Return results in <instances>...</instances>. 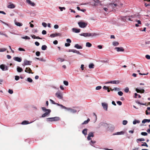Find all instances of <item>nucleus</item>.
<instances>
[{
  "label": "nucleus",
  "mask_w": 150,
  "mask_h": 150,
  "mask_svg": "<svg viewBox=\"0 0 150 150\" xmlns=\"http://www.w3.org/2000/svg\"><path fill=\"white\" fill-rule=\"evenodd\" d=\"M140 16L139 15H135L134 16H132L131 18H128V19L130 21H133L137 22L138 24H141V23L140 20H138L140 19Z\"/></svg>",
  "instance_id": "nucleus-1"
},
{
  "label": "nucleus",
  "mask_w": 150,
  "mask_h": 150,
  "mask_svg": "<svg viewBox=\"0 0 150 150\" xmlns=\"http://www.w3.org/2000/svg\"><path fill=\"white\" fill-rule=\"evenodd\" d=\"M59 120V117H53L47 118L46 120L47 122L49 121H56Z\"/></svg>",
  "instance_id": "nucleus-2"
},
{
  "label": "nucleus",
  "mask_w": 150,
  "mask_h": 150,
  "mask_svg": "<svg viewBox=\"0 0 150 150\" xmlns=\"http://www.w3.org/2000/svg\"><path fill=\"white\" fill-rule=\"evenodd\" d=\"M78 24L79 26L81 28H86L87 25V23L82 21L78 22Z\"/></svg>",
  "instance_id": "nucleus-3"
},
{
  "label": "nucleus",
  "mask_w": 150,
  "mask_h": 150,
  "mask_svg": "<svg viewBox=\"0 0 150 150\" xmlns=\"http://www.w3.org/2000/svg\"><path fill=\"white\" fill-rule=\"evenodd\" d=\"M55 95L57 97L58 99H63V94L60 91H58L55 93Z\"/></svg>",
  "instance_id": "nucleus-4"
},
{
  "label": "nucleus",
  "mask_w": 150,
  "mask_h": 150,
  "mask_svg": "<svg viewBox=\"0 0 150 150\" xmlns=\"http://www.w3.org/2000/svg\"><path fill=\"white\" fill-rule=\"evenodd\" d=\"M32 62L30 61H28L25 59L24 60V62L22 64V66H24L27 65H30L32 63Z\"/></svg>",
  "instance_id": "nucleus-5"
},
{
  "label": "nucleus",
  "mask_w": 150,
  "mask_h": 150,
  "mask_svg": "<svg viewBox=\"0 0 150 150\" xmlns=\"http://www.w3.org/2000/svg\"><path fill=\"white\" fill-rule=\"evenodd\" d=\"M101 104L103 109L107 111L108 109V104L105 103H102Z\"/></svg>",
  "instance_id": "nucleus-6"
},
{
  "label": "nucleus",
  "mask_w": 150,
  "mask_h": 150,
  "mask_svg": "<svg viewBox=\"0 0 150 150\" xmlns=\"http://www.w3.org/2000/svg\"><path fill=\"white\" fill-rule=\"evenodd\" d=\"M0 68L3 71H6L8 69V67L3 64L0 65Z\"/></svg>",
  "instance_id": "nucleus-7"
},
{
  "label": "nucleus",
  "mask_w": 150,
  "mask_h": 150,
  "mask_svg": "<svg viewBox=\"0 0 150 150\" xmlns=\"http://www.w3.org/2000/svg\"><path fill=\"white\" fill-rule=\"evenodd\" d=\"M61 34L59 33H53L51 34L50 35V37L51 38H54L57 36H61Z\"/></svg>",
  "instance_id": "nucleus-8"
},
{
  "label": "nucleus",
  "mask_w": 150,
  "mask_h": 150,
  "mask_svg": "<svg viewBox=\"0 0 150 150\" xmlns=\"http://www.w3.org/2000/svg\"><path fill=\"white\" fill-rule=\"evenodd\" d=\"M115 49L118 52H124V49L122 47H116L115 48Z\"/></svg>",
  "instance_id": "nucleus-9"
},
{
  "label": "nucleus",
  "mask_w": 150,
  "mask_h": 150,
  "mask_svg": "<svg viewBox=\"0 0 150 150\" xmlns=\"http://www.w3.org/2000/svg\"><path fill=\"white\" fill-rule=\"evenodd\" d=\"M32 70L29 67H26V68L25 70V71L27 73L29 74H33V73L32 72Z\"/></svg>",
  "instance_id": "nucleus-10"
},
{
  "label": "nucleus",
  "mask_w": 150,
  "mask_h": 150,
  "mask_svg": "<svg viewBox=\"0 0 150 150\" xmlns=\"http://www.w3.org/2000/svg\"><path fill=\"white\" fill-rule=\"evenodd\" d=\"M13 59L14 60L18 62H21L22 60L21 58L16 57H14Z\"/></svg>",
  "instance_id": "nucleus-11"
},
{
  "label": "nucleus",
  "mask_w": 150,
  "mask_h": 150,
  "mask_svg": "<svg viewBox=\"0 0 150 150\" xmlns=\"http://www.w3.org/2000/svg\"><path fill=\"white\" fill-rule=\"evenodd\" d=\"M26 2L28 4L31 6H35V4L30 0H26Z\"/></svg>",
  "instance_id": "nucleus-12"
},
{
  "label": "nucleus",
  "mask_w": 150,
  "mask_h": 150,
  "mask_svg": "<svg viewBox=\"0 0 150 150\" xmlns=\"http://www.w3.org/2000/svg\"><path fill=\"white\" fill-rule=\"evenodd\" d=\"M94 136L93 133V132H90L88 134L87 137V139L88 140H90L91 139V137H93Z\"/></svg>",
  "instance_id": "nucleus-13"
},
{
  "label": "nucleus",
  "mask_w": 150,
  "mask_h": 150,
  "mask_svg": "<svg viewBox=\"0 0 150 150\" xmlns=\"http://www.w3.org/2000/svg\"><path fill=\"white\" fill-rule=\"evenodd\" d=\"M89 37H95L97 35H99V34L98 33H89Z\"/></svg>",
  "instance_id": "nucleus-14"
},
{
  "label": "nucleus",
  "mask_w": 150,
  "mask_h": 150,
  "mask_svg": "<svg viewBox=\"0 0 150 150\" xmlns=\"http://www.w3.org/2000/svg\"><path fill=\"white\" fill-rule=\"evenodd\" d=\"M72 31L73 32L75 33H79L80 32L81 30L79 29H77L76 28H73L72 29Z\"/></svg>",
  "instance_id": "nucleus-15"
},
{
  "label": "nucleus",
  "mask_w": 150,
  "mask_h": 150,
  "mask_svg": "<svg viewBox=\"0 0 150 150\" xmlns=\"http://www.w3.org/2000/svg\"><path fill=\"white\" fill-rule=\"evenodd\" d=\"M108 128L110 131H113L115 129V127L113 125H109L108 126Z\"/></svg>",
  "instance_id": "nucleus-16"
},
{
  "label": "nucleus",
  "mask_w": 150,
  "mask_h": 150,
  "mask_svg": "<svg viewBox=\"0 0 150 150\" xmlns=\"http://www.w3.org/2000/svg\"><path fill=\"white\" fill-rule=\"evenodd\" d=\"M124 134V132L123 131H121L120 132H117L116 133H114L113 134V135H123Z\"/></svg>",
  "instance_id": "nucleus-17"
},
{
  "label": "nucleus",
  "mask_w": 150,
  "mask_h": 150,
  "mask_svg": "<svg viewBox=\"0 0 150 150\" xmlns=\"http://www.w3.org/2000/svg\"><path fill=\"white\" fill-rule=\"evenodd\" d=\"M50 112H46L45 113H44L42 115L41 117H44L46 116H48Z\"/></svg>",
  "instance_id": "nucleus-18"
},
{
  "label": "nucleus",
  "mask_w": 150,
  "mask_h": 150,
  "mask_svg": "<svg viewBox=\"0 0 150 150\" xmlns=\"http://www.w3.org/2000/svg\"><path fill=\"white\" fill-rule=\"evenodd\" d=\"M80 35L85 37H89V33H83L80 34Z\"/></svg>",
  "instance_id": "nucleus-19"
},
{
  "label": "nucleus",
  "mask_w": 150,
  "mask_h": 150,
  "mask_svg": "<svg viewBox=\"0 0 150 150\" xmlns=\"http://www.w3.org/2000/svg\"><path fill=\"white\" fill-rule=\"evenodd\" d=\"M33 122H29L28 121L26 120H24L21 123V124L22 125H27L31 123H32Z\"/></svg>",
  "instance_id": "nucleus-20"
},
{
  "label": "nucleus",
  "mask_w": 150,
  "mask_h": 150,
  "mask_svg": "<svg viewBox=\"0 0 150 150\" xmlns=\"http://www.w3.org/2000/svg\"><path fill=\"white\" fill-rule=\"evenodd\" d=\"M74 47L75 48L79 49H82V47L81 46L79 45L78 44H75L74 46Z\"/></svg>",
  "instance_id": "nucleus-21"
},
{
  "label": "nucleus",
  "mask_w": 150,
  "mask_h": 150,
  "mask_svg": "<svg viewBox=\"0 0 150 150\" xmlns=\"http://www.w3.org/2000/svg\"><path fill=\"white\" fill-rule=\"evenodd\" d=\"M14 23L15 25L17 26H21L23 25L22 23L16 22L15 21H14Z\"/></svg>",
  "instance_id": "nucleus-22"
},
{
  "label": "nucleus",
  "mask_w": 150,
  "mask_h": 150,
  "mask_svg": "<svg viewBox=\"0 0 150 150\" xmlns=\"http://www.w3.org/2000/svg\"><path fill=\"white\" fill-rule=\"evenodd\" d=\"M42 110L44 111H45L46 112H51V111L50 109H47L46 108L44 107H42L41 108Z\"/></svg>",
  "instance_id": "nucleus-23"
},
{
  "label": "nucleus",
  "mask_w": 150,
  "mask_h": 150,
  "mask_svg": "<svg viewBox=\"0 0 150 150\" xmlns=\"http://www.w3.org/2000/svg\"><path fill=\"white\" fill-rule=\"evenodd\" d=\"M100 125L102 126H103L105 127H106V128L107 127H108V125L107 123H103V122L101 123L100 124Z\"/></svg>",
  "instance_id": "nucleus-24"
},
{
  "label": "nucleus",
  "mask_w": 150,
  "mask_h": 150,
  "mask_svg": "<svg viewBox=\"0 0 150 150\" xmlns=\"http://www.w3.org/2000/svg\"><path fill=\"white\" fill-rule=\"evenodd\" d=\"M17 70L18 72H21L23 71V70L20 67L17 66Z\"/></svg>",
  "instance_id": "nucleus-25"
},
{
  "label": "nucleus",
  "mask_w": 150,
  "mask_h": 150,
  "mask_svg": "<svg viewBox=\"0 0 150 150\" xmlns=\"http://www.w3.org/2000/svg\"><path fill=\"white\" fill-rule=\"evenodd\" d=\"M15 6L13 4H11L7 6L8 8H13L15 7Z\"/></svg>",
  "instance_id": "nucleus-26"
},
{
  "label": "nucleus",
  "mask_w": 150,
  "mask_h": 150,
  "mask_svg": "<svg viewBox=\"0 0 150 150\" xmlns=\"http://www.w3.org/2000/svg\"><path fill=\"white\" fill-rule=\"evenodd\" d=\"M87 129H83L82 131V133L84 134L85 136H86L87 134Z\"/></svg>",
  "instance_id": "nucleus-27"
},
{
  "label": "nucleus",
  "mask_w": 150,
  "mask_h": 150,
  "mask_svg": "<svg viewBox=\"0 0 150 150\" xmlns=\"http://www.w3.org/2000/svg\"><path fill=\"white\" fill-rule=\"evenodd\" d=\"M150 122V119H144L142 121V122L143 123H145L146 122Z\"/></svg>",
  "instance_id": "nucleus-28"
},
{
  "label": "nucleus",
  "mask_w": 150,
  "mask_h": 150,
  "mask_svg": "<svg viewBox=\"0 0 150 150\" xmlns=\"http://www.w3.org/2000/svg\"><path fill=\"white\" fill-rule=\"evenodd\" d=\"M111 83L114 84H118L120 83V81L118 80H114L113 81H111Z\"/></svg>",
  "instance_id": "nucleus-29"
},
{
  "label": "nucleus",
  "mask_w": 150,
  "mask_h": 150,
  "mask_svg": "<svg viewBox=\"0 0 150 150\" xmlns=\"http://www.w3.org/2000/svg\"><path fill=\"white\" fill-rule=\"evenodd\" d=\"M90 121L89 118H88L83 123H82V125H86L87 124L88 122Z\"/></svg>",
  "instance_id": "nucleus-30"
},
{
  "label": "nucleus",
  "mask_w": 150,
  "mask_h": 150,
  "mask_svg": "<svg viewBox=\"0 0 150 150\" xmlns=\"http://www.w3.org/2000/svg\"><path fill=\"white\" fill-rule=\"evenodd\" d=\"M112 45L114 46H116L118 45L119 43L117 42L114 41L112 42Z\"/></svg>",
  "instance_id": "nucleus-31"
},
{
  "label": "nucleus",
  "mask_w": 150,
  "mask_h": 150,
  "mask_svg": "<svg viewBox=\"0 0 150 150\" xmlns=\"http://www.w3.org/2000/svg\"><path fill=\"white\" fill-rule=\"evenodd\" d=\"M47 47L45 45H43L41 47V49L43 50H45L47 49Z\"/></svg>",
  "instance_id": "nucleus-32"
},
{
  "label": "nucleus",
  "mask_w": 150,
  "mask_h": 150,
  "mask_svg": "<svg viewBox=\"0 0 150 150\" xmlns=\"http://www.w3.org/2000/svg\"><path fill=\"white\" fill-rule=\"evenodd\" d=\"M95 143V141H93L92 140H91L90 142V144H91V145L92 146H93L97 148L96 147L94 146V145Z\"/></svg>",
  "instance_id": "nucleus-33"
},
{
  "label": "nucleus",
  "mask_w": 150,
  "mask_h": 150,
  "mask_svg": "<svg viewBox=\"0 0 150 150\" xmlns=\"http://www.w3.org/2000/svg\"><path fill=\"white\" fill-rule=\"evenodd\" d=\"M57 60L58 62H62L64 60V59L60 57L58 58Z\"/></svg>",
  "instance_id": "nucleus-34"
},
{
  "label": "nucleus",
  "mask_w": 150,
  "mask_h": 150,
  "mask_svg": "<svg viewBox=\"0 0 150 150\" xmlns=\"http://www.w3.org/2000/svg\"><path fill=\"white\" fill-rule=\"evenodd\" d=\"M145 139L143 138L138 139H137L136 141L137 143L139 142V141H144Z\"/></svg>",
  "instance_id": "nucleus-35"
},
{
  "label": "nucleus",
  "mask_w": 150,
  "mask_h": 150,
  "mask_svg": "<svg viewBox=\"0 0 150 150\" xmlns=\"http://www.w3.org/2000/svg\"><path fill=\"white\" fill-rule=\"evenodd\" d=\"M140 121L139 120H134L133 122V123L134 125H135L137 123H139Z\"/></svg>",
  "instance_id": "nucleus-36"
},
{
  "label": "nucleus",
  "mask_w": 150,
  "mask_h": 150,
  "mask_svg": "<svg viewBox=\"0 0 150 150\" xmlns=\"http://www.w3.org/2000/svg\"><path fill=\"white\" fill-rule=\"evenodd\" d=\"M91 46H92V44L91 43H90L89 42H87L86 43V47H91Z\"/></svg>",
  "instance_id": "nucleus-37"
},
{
  "label": "nucleus",
  "mask_w": 150,
  "mask_h": 150,
  "mask_svg": "<svg viewBox=\"0 0 150 150\" xmlns=\"http://www.w3.org/2000/svg\"><path fill=\"white\" fill-rule=\"evenodd\" d=\"M32 37L33 39H42V38H40L38 36L36 37L35 35L32 36Z\"/></svg>",
  "instance_id": "nucleus-38"
},
{
  "label": "nucleus",
  "mask_w": 150,
  "mask_h": 150,
  "mask_svg": "<svg viewBox=\"0 0 150 150\" xmlns=\"http://www.w3.org/2000/svg\"><path fill=\"white\" fill-rule=\"evenodd\" d=\"M77 110L75 109H71L70 112L72 113H75L76 112Z\"/></svg>",
  "instance_id": "nucleus-39"
},
{
  "label": "nucleus",
  "mask_w": 150,
  "mask_h": 150,
  "mask_svg": "<svg viewBox=\"0 0 150 150\" xmlns=\"http://www.w3.org/2000/svg\"><path fill=\"white\" fill-rule=\"evenodd\" d=\"M59 8L60 10V11H62L63 10H65L66 8L64 7H61L60 6L58 7Z\"/></svg>",
  "instance_id": "nucleus-40"
},
{
  "label": "nucleus",
  "mask_w": 150,
  "mask_h": 150,
  "mask_svg": "<svg viewBox=\"0 0 150 150\" xmlns=\"http://www.w3.org/2000/svg\"><path fill=\"white\" fill-rule=\"evenodd\" d=\"M22 38L26 40H29L30 39V38L27 36H25V37H22Z\"/></svg>",
  "instance_id": "nucleus-41"
},
{
  "label": "nucleus",
  "mask_w": 150,
  "mask_h": 150,
  "mask_svg": "<svg viewBox=\"0 0 150 150\" xmlns=\"http://www.w3.org/2000/svg\"><path fill=\"white\" fill-rule=\"evenodd\" d=\"M94 65L93 64H91L89 65L88 67L90 69H92L94 68Z\"/></svg>",
  "instance_id": "nucleus-42"
},
{
  "label": "nucleus",
  "mask_w": 150,
  "mask_h": 150,
  "mask_svg": "<svg viewBox=\"0 0 150 150\" xmlns=\"http://www.w3.org/2000/svg\"><path fill=\"white\" fill-rule=\"evenodd\" d=\"M0 21L2 23L6 25L7 26H8L10 27V25H9V24H8L6 23L5 22L2 21L1 20H0Z\"/></svg>",
  "instance_id": "nucleus-43"
},
{
  "label": "nucleus",
  "mask_w": 150,
  "mask_h": 150,
  "mask_svg": "<svg viewBox=\"0 0 150 150\" xmlns=\"http://www.w3.org/2000/svg\"><path fill=\"white\" fill-rule=\"evenodd\" d=\"M64 84L66 86H68L69 85V83L68 81H63Z\"/></svg>",
  "instance_id": "nucleus-44"
},
{
  "label": "nucleus",
  "mask_w": 150,
  "mask_h": 150,
  "mask_svg": "<svg viewBox=\"0 0 150 150\" xmlns=\"http://www.w3.org/2000/svg\"><path fill=\"white\" fill-rule=\"evenodd\" d=\"M143 144L141 145V146H146L148 147V146L146 142H144Z\"/></svg>",
  "instance_id": "nucleus-45"
},
{
  "label": "nucleus",
  "mask_w": 150,
  "mask_h": 150,
  "mask_svg": "<svg viewBox=\"0 0 150 150\" xmlns=\"http://www.w3.org/2000/svg\"><path fill=\"white\" fill-rule=\"evenodd\" d=\"M77 50L74 49H71L69 50V52H72L74 53H76Z\"/></svg>",
  "instance_id": "nucleus-46"
},
{
  "label": "nucleus",
  "mask_w": 150,
  "mask_h": 150,
  "mask_svg": "<svg viewBox=\"0 0 150 150\" xmlns=\"http://www.w3.org/2000/svg\"><path fill=\"white\" fill-rule=\"evenodd\" d=\"M27 81L30 83H31L33 81L32 79L30 77H28L27 78Z\"/></svg>",
  "instance_id": "nucleus-47"
},
{
  "label": "nucleus",
  "mask_w": 150,
  "mask_h": 150,
  "mask_svg": "<svg viewBox=\"0 0 150 150\" xmlns=\"http://www.w3.org/2000/svg\"><path fill=\"white\" fill-rule=\"evenodd\" d=\"M141 134L144 136H147L148 134L146 132H142L141 133Z\"/></svg>",
  "instance_id": "nucleus-48"
},
{
  "label": "nucleus",
  "mask_w": 150,
  "mask_h": 150,
  "mask_svg": "<svg viewBox=\"0 0 150 150\" xmlns=\"http://www.w3.org/2000/svg\"><path fill=\"white\" fill-rule=\"evenodd\" d=\"M127 123V121L126 120H124L122 122V124L124 125H126Z\"/></svg>",
  "instance_id": "nucleus-49"
},
{
  "label": "nucleus",
  "mask_w": 150,
  "mask_h": 150,
  "mask_svg": "<svg viewBox=\"0 0 150 150\" xmlns=\"http://www.w3.org/2000/svg\"><path fill=\"white\" fill-rule=\"evenodd\" d=\"M36 59H37L39 60L40 61H45V60H44L43 58H36Z\"/></svg>",
  "instance_id": "nucleus-50"
},
{
  "label": "nucleus",
  "mask_w": 150,
  "mask_h": 150,
  "mask_svg": "<svg viewBox=\"0 0 150 150\" xmlns=\"http://www.w3.org/2000/svg\"><path fill=\"white\" fill-rule=\"evenodd\" d=\"M6 49L5 48H1L0 49V52H3L6 51Z\"/></svg>",
  "instance_id": "nucleus-51"
},
{
  "label": "nucleus",
  "mask_w": 150,
  "mask_h": 150,
  "mask_svg": "<svg viewBox=\"0 0 150 150\" xmlns=\"http://www.w3.org/2000/svg\"><path fill=\"white\" fill-rule=\"evenodd\" d=\"M42 25L44 27H46L47 26V23L45 22L42 23Z\"/></svg>",
  "instance_id": "nucleus-52"
},
{
  "label": "nucleus",
  "mask_w": 150,
  "mask_h": 150,
  "mask_svg": "<svg viewBox=\"0 0 150 150\" xmlns=\"http://www.w3.org/2000/svg\"><path fill=\"white\" fill-rule=\"evenodd\" d=\"M8 92L10 94H12L13 93V91L12 90L9 89L8 90Z\"/></svg>",
  "instance_id": "nucleus-53"
},
{
  "label": "nucleus",
  "mask_w": 150,
  "mask_h": 150,
  "mask_svg": "<svg viewBox=\"0 0 150 150\" xmlns=\"http://www.w3.org/2000/svg\"><path fill=\"white\" fill-rule=\"evenodd\" d=\"M102 88V87L100 86H98L96 87V90H99L101 89Z\"/></svg>",
  "instance_id": "nucleus-54"
},
{
  "label": "nucleus",
  "mask_w": 150,
  "mask_h": 150,
  "mask_svg": "<svg viewBox=\"0 0 150 150\" xmlns=\"http://www.w3.org/2000/svg\"><path fill=\"white\" fill-rule=\"evenodd\" d=\"M120 90V88H114L113 89H112V90L115 91H119Z\"/></svg>",
  "instance_id": "nucleus-55"
},
{
  "label": "nucleus",
  "mask_w": 150,
  "mask_h": 150,
  "mask_svg": "<svg viewBox=\"0 0 150 150\" xmlns=\"http://www.w3.org/2000/svg\"><path fill=\"white\" fill-rule=\"evenodd\" d=\"M19 79V77L18 76H15V80L16 81H18Z\"/></svg>",
  "instance_id": "nucleus-56"
},
{
  "label": "nucleus",
  "mask_w": 150,
  "mask_h": 150,
  "mask_svg": "<svg viewBox=\"0 0 150 150\" xmlns=\"http://www.w3.org/2000/svg\"><path fill=\"white\" fill-rule=\"evenodd\" d=\"M36 55L37 56H39L40 55V52L39 51H37L36 52Z\"/></svg>",
  "instance_id": "nucleus-57"
},
{
  "label": "nucleus",
  "mask_w": 150,
  "mask_h": 150,
  "mask_svg": "<svg viewBox=\"0 0 150 150\" xmlns=\"http://www.w3.org/2000/svg\"><path fill=\"white\" fill-rule=\"evenodd\" d=\"M18 50L19 51H25L24 49L20 47L18 48Z\"/></svg>",
  "instance_id": "nucleus-58"
},
{
  "label": "nucleus",
  "mask_w": 150,
  "mask_h": 150,
  "mask_svg": "<svg viewBox=\"0 0 150 150\" xmlns=\"http://www.w3.org/2000/svg\"><path fill=\"white\" fill-rule=\"evenodd\" d=\"M118 94L120 96H122L123 94V93L122 91H119L118 92Z\"/></svg>",
  "instance_id": "nucleus-59"
},
{
  "label": "nucleus",
  "mask_w": 150,
  "mask_h": 150,
  "mask_svg": "<svg viewBox=\"0 0 150 150\" xmlns=\"http://www.w3.org/2000/svg\"><path fill=\"white\" fill-rule=\"evenodd\" d=\"M117 104H118L119 105H122V103L120 101H117Z\"/></svg>",
  "instance_id": "nucleus-60"
},
{
  "label": "nucleus",
  "mask_w": 150,
  "mask_h": 150,
  "mask_svg": "<svg viewBox=\"0 0 150 150\" xmlns=\"http://www.w3.org/2000/svg\"><path fill=\"white\" fill-rule=\"evenodd\" d=\"M146 58L148 59H150V56L149 55H146L145 56Z\"/></svg>",
  "instance_id": "nucleus-61"
},
{
  "label": "nucleus",
  "mask_w": 150,
  "mask_h": 150,
  "mask_svg": "<svg viewBox=\"0 0 150 150\" xmlns=\"http://www.w3.org/2000/svg\"><path fill=\"white\" fill-rule=\"evenodd\" d=\"M129 91V88L128 87H126L125 89V91L126 93H127Z\"/></svg>",
  "instance_id": "nucleus-62"
},
{
  "label": "nucleus",
  "mask_w": 150,
  "mask_h": 150,
  "mask_svg": "<svg viewBox=\"0 0 150 150\" xmlns=\"http://www.w3.org/2000/svg\"><path fill=\"white\" fill-rule=\"evenodd\" d=\"M59 26L57 25H55L54 26V28L55 29H57L59 28Z\"/></svg>",
  "instance_id": "nucleus-63"
},
{
  "label": "nucleus",
  "mask_w": 150,
  "mask_h": 150,
  "mask_svg": "<svg viewBox=\"0 0 150 150\" xmlns=\"http://www.w3.org/2000/svg\"><path fill=\"white\" fill-rule=\"evenodd\" d=\"M67 42L69 43L71 42V40L69 39H67L66 40Z\"/></svg>",
  "instance_id": "nucleus-64"
}]
</instances>
